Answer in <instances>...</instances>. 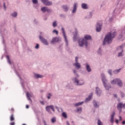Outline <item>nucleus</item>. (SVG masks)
Listing matches in <instances>:
<instances>
[{
	"instance_id": "1",
	"label": "nucleus",
	"mask_w": 125,
	"mask_h": 125,
	"mask_svg": "<svg viewBox=\"0 0 125 125\" xmlns=\"http://www.w3.org/2000/svg\"><path fill=\"white\" fill-rule=\"evenodd\" d=\"M116 35H117V32H109L105 35L103 45H105L106 43L109 44L110 43H112V42H113V39L116 37Z\"/></svg>"
},
{
	"instance_id": "2",
	"label": "nucleus",
	"mask_w": 125,
	"mask_h": 125,
	"mask_svg": "<svg viewBox=\"0 0 125 125\" xmlns=\"http://www.w3.org/2000/svg\"><path fill=\"white\" fill-rule=\"evenodd\" d=\"M84 39H80L79 42L80 46H87V41L91 40V36L90 35H86L84 37Z\"/></svg>"
},
{
	"instance_id": "3",
	"label": "nucleus",
	"mask_w": 125,
	"mask_h": 125,
	"mask_svg": "<svg viewBox=\"0 0 125 125\" xmlns=\"http://www.w3.org/2000/svg\"><path fill=\"white\" fill-rule=\"evenodd\" d=\"M111 84H116V83H117V84H118L119 86H120V87H121V86H123V83H122V81H121L119 79H116L112 80L111 82Z\"/></svg>"
},
{
	"instance_id": "4",
	"label": "nucleus",
	"mask_w": 125,
	"mask_h": 125,
	"mask_svg": "<svg viewBox=\"0 0 125 125\" xmlns=\"http://www.w3.org/2000/svg\"><path fill=\"white\" fill-rule=\"evenodd\" d=\"M102 80L105 89L109 90V89L111 88V86L109 85H107V80H106V78H105V77H103Z\"/></svg>"
},
{
	"instance_id": "5",
	"label": "nucleus",
	"mask_w": 125,
	"mask_h": 125,
	"mask_svg": "<svg viewBox=\"0 0 125 125\" xmlns=\"http://www.w3.org/2000/svg\"><path fill=\"white\" fill-rule=\"evenodd\" d=\"M124 47H125V44H122L121 46L118 47L117 50H118L119 51H121L118 53V57H120V56H123V55L122 52H124V49H123Z\"/></svg>"
},
{
	"instance_id": "6",
	"label": "nucleus",
	"mask_w": 125,
	"mask_h": 125,
	"mask_svg": "<svg viewBox=\"0 0 125 125\" xmlns=\"http://www.w3.org/2000/svg\"><path fill=\"white\" fill-rule=\"evenodd\" d=\"M46 111L48 112L49 114H52V113L50 111V109L52 110L53 112H55V110L54 109V106L53 105H48L46 106Z\"/></svg>"
},
{
	"instance_id": "7",
	"label": "nucleus",
	"mask_w": 125,
	"mask_h": 125,
	"mask_svg": "<svg viewBox=\"0 0 125 125\" xmlns=\"http://www.w3.org/2000/svg\"><path fill=\"white\" fill-rule=\"evenodd\" d=\"M62 32L63 38L64 39L65 42H66V45H68V39H67V36H66V33H65V29H64V28L62 27Z\"/></svg>"
},
{
	"instance_id": "8",
	"label": "nucleus",
	"mask_w": 125,
	"mask_h": 125,
	"mask_svg": "<svg viewBox=\"0 0 125 125\" xmlns=\"http://www.w3.org/2000/svg\"><path fill=\"white\" fill-rule=\"evenodd\" d=\"M78 59H79V57H76L75 58V63H73V66H75L77 69H80L81 68V64L78 62Z\"/></svg>"
},
{
	"instance_id": "9",
	"label": "nucleus",
	"mask_w": 125,
	"mask_h": 125,
	"mask_svg": "<svg viewBox=\"0 0 125 125\" xmlns=\"http://www.w3.org/2000/svg\"><path fill=\"white\" fill-rule=\"evenodd\" d=\"M39 38L41 42H42V43L45 44V45H48V42H47V40H46V39L43 38L41 36H39Z\"/></svg>"
},
{
	"instance_id": "10",
	"label": "nucleus",
	"mask_w": 125,
	"mask_h": 125,
	"mask_svg": "<svg viewBox=\"0 0 125 125\" xmlns=\"http://www.w3.org/2000/svg\"><path fill=\"white\" fill-rule=\"evenodd\" d=\"M117 108L119 110V112L121 113L122 112V109L124 108V104L123 103H119L117 104Z\"/></svg>"
},
{
	"instance_id": "11",
	"label": "nucleus",
	"mask_w": 125,
	"mask_h": 125,
	"mask_svg": "<svg viewBox=\"0 0 125 125\" xmlns=\"http://www.w3.org/2000/svg\"><path fill=\"white\" fill-rule=\"evenodd\" d=\"M42 1L44 5L49 6L52 5V2L48 1V0H42Z\"/></svg>"
},
{
	"instance_id": "12",
	"label": "nucleus",
	"mask_w": 125,
	"mask_h": 125,
	"mask_svg": "<svg viewBox=\"0 0 125 125\" xmlns=\"http://www.w3.org/2000/svg\"><path fill=\"white\" fill-rule=\"evenodd\" d=\"M115 115H116V113L114 111H113L110 115V119L109 120V121L111 124H114V119L115 118Z\"/></svg>"
},
{
	"instance_id": "13",
	"label": "nucleus",
	"mask_w": 125,
	"mask_h": 125,
	"mask_svg": "<svg viewBox=\"0 0 125 125\" xmlns=\"http://www.w3.org/2000/svg\"><path fill=\"white\" fill-rule=\"evenodd\" d=\"M42 11L44 13L45 12H51V9H48L47 7H43L41 8Z\"/></svg>"
},
{
	"instance_id": "14",
	"label": "nucleus",
	"mask_w": 125,
	"mask_h": 125,
	"mask_svg": "<svg viewBox=\"0 0 125 125\" xmlns=\"http://www.w3.org/2000/svg\"><path fill=\"white\" fill-rule=\"evenodd\" d=\"M75 83H76L78 85H83V81H79L77 78H75L74 79Z\"/></svg>"
},
{
	"instance_id": "15",
	"label": "nucleus",
	"mask_w": 125,
	"mask_h": 125,
	"mask_svg": "<svg viewBox=\"0 0 125 125\" xmlns=\"http://www.w3.org/2000/svg\"><path fill=\"white\" fill-rule=\"evenodd\" d=\"M102 26V24H101V23H99V22L97 23L96 28V30L97 32H100V31H101Z\"/></svg>"
},
{
	"instance_id": "16",
	"label": "nucleus",
	"mask_w": 125,
	"mask_h": 125,
	"mask_svg": "<svg viewBox=\"0 0 125 125\" xmlns=\"http://www.w3.org/2000/svg\"><path fill=\"white\" fill-rule=\"evenodd\" d=\"M26 96H27V99L28 100H30V104H32V99H31V97H33V95H31L30 93L27 92L26 93Z\"/></svg>"
},
{
	"instance_id": "17",
	"label": "nucleus",
	"mask_w": 125,
	"mask_h": 125,
	"mask_svg": "<svg viewBox=\"0 0 125 125\" xmlns=\"http://www.w3.org/2000/svg\"><path fill=\"white\" fill-rule=\"evenodd\" d=\"M59 42V38L54 37L51 41V43L53 44V43H54V42Z\"/></svg>"
},
{
	"instance_id": "18",
	"label": "nucleus",
	"mask_w": 125,
	"mask_h": 125,
	"mask_svg": "<svg viewBox=\"0 0 125 125\" xmlns=\"http://www.w3.org/2000/svg\"><path fill=\"white\" fill-rule=\"evenodd\" d=\"M96 93H97V95L100 96V95H101V90H100V89H99V88H96Z\"/></svg>"
},
{
	"instance_id": "19",
	"label": "nucleus",
	"mask_w": 125,
	"mask_h": 125,
	"mask_svg": "<svg viewBox=\"0 0 125 125\" xmlns=\"http://www.w3.org/2000/svg\"><path fill=\"white\" fill-rule=\"evenodd\" d=\"M78 5V4L77 3H75L74 4V7H73V10L72 11L73 13H75L77 10V6Z\"/></svg>"
},
{
	"instance_id": "20",
	"label": "nucleus",
	"mask_w": 125,
	"mask_h": 125,
	"mask_svg": "<svg viewBox=\"0 0 125 125\" xmlns=\"http://www.w3.org/2000/svg\"><path fill=\"white\" fill-rule=\"evenodd\" d=\"M82 7L83 8V9H87V8H88V7H87V4L84 3L82 4Z\"/></svg>"
},
{
	"instance_id": "21",
	"label": "nucleus",
	"mask_w": 125,
	"mask_h": 125,
	"mask_svg": "<svg viewBox=\"0 0 125 125\" xmlns=\"http://www.w3.org/2000/svg\"><path fill=\"white\" fill-rule=\"evenodd\" d=\"M34 76L36 79H40V78L43 77V76L40 74H35Z\"/></svg>"
},
{
	"instance_id": "22",
	"label": "nucleus",
	"mask_w": 125,
	"mask_h": 125,
	"mask_svg": "<svg viewBox=\"0 0 125 125\" xmlns=\"http://www.w3.org/2000/svg\"><path fill=\"white\" fill-rule=\"evenodd\" d=\"M92 95H93V93H91V95L89 96L86 99L85 102H87V101H90V99H91Z\"/></svg>"
},
{
	"instance_id": "23",
	"label": "nucleus",
	"mask_w": 125,
	"mask_h": 125,
	"mask_svg": "<svg viewBox=\"0 0 125 125\" xmlns=\"http://www.w3.org/2000/svg\"><path fill=\"white\" fill-rule=\"evenodd\" d=\"M86 69L87 72H91V68H90V66H89V65L87 64L86 65Z\"/></svg>"
},
{
	"instance_id": "24",
	"label": "nucleus",
	"mask_w": 125,
	"mask_h": 125,
	"mask_svg": "<svg viewBox=\"0 0 125 125\" xmlns=\"http://www.w3.org/2000/svg\"><path fill=\"white\" fill-rule=\"evenodd\" d=\"M15 118H14V115L13 114H12L10 117V120L11 122H12L14 121Z\"/></svg>"
},
{
	"instance_id": "25",
	"label": "nucleus",
	"mask_w": 125,
	"mask_h": 125,
	"mask_svg": "<svg viewBox=\"0 0 125 125\" xmlns=\"http://www.w3.org/2000/svg\"><path fill=\"white\" fill-rule=\"evenodd\" d=\"M83 103V102H79V103L75 104H74V105L75 106V107H78V106H80V105H82Z\"/></svg>"
},
{
	"instance_id": "26",
	"label": "nucleus",
	"mask_w": 125,
	"mask_h": 125,
	"mask_svg": "<svg viewBox=\"0 0 125 125\" xmlns=\"http://www.w3.org/2000/svg\"><path fill=\"white\" fill-rule=\"evenodd\" d=\"M121 70H122V68H119V69L115 70L113 71V73L114 74H118V73H120Z\"/></svg>"
},
{
	"instance_id": "27",
	"label": "nucleus",
	"mask_w": 125,
	"mask_h": 125,
	"mask_svg": "<svg viewBox=\"0 0 125 125\" xmlns=\"http://www.w3.org/2000/svg\"><path fill=\"white\" fill-rule=\"evenodd\" d=\"M93 104H94V107H95L96 108H98V107H99V105H98L97 104V103H96V101H94L93 102Z\"/></svg>"
},
{
	"instance_id": "28",
	"label": "nucleus",
	"mask_w": 125,
	"mask_h": 125,
	"mask_svg": "<svg viewBox=\"0 0 125 125\" xmlns=\"http://www.w3.org/2000/svg\"><path fill=\"white\" fill-rule=\"evenodd\" d=\"M62 8H63L64 11H68V6H67V5H63Z\"/></svg>"
},
{
	"instance_id": "29",
	"label": "nucleus",
	"mask_w": 125,
	"mask_h": 125,
	"mask_svg": "<svg viewBox=\"0 0 125 125\" xmlns=\"http://www.w3.org/2000/svg\"><path fill=\"white\" fill-rule=\"evenodd\" d=\"M77 35H78V32L76 31V33L74 35V37H73V39H74V41H76V40L77 39Z\"/></svg>"
},
{
	"instance_id": "30",
	"label": "nucleus",
	"mask_w": 125,
	"mask_h": 125,
	"mask_svg": "<svg viewBox=\"0 0 125 125\" xmlns=\"http://www.w3.org/2000/svg\"><path fill=\"white\" fill-rule=\"evenodd\" d=\"M53 27H57V21H54L53 22Z\"/></svg>"
},
{
	"instance_id": "31",
	"label": "nucleus",
	"mask_w": 125,
	"mask_h": 125,
	"mask_svg": "<svg viewBox=\"0 0 125 125\" xmlns=\"http://www.w3.org/2000/svg\"><path fill=\"white\" fill-rule=\"evenodd\" d=\"M51 122L53 124L55 123V122H56V118L55 117H53V118H52Z\"/></svg>"
},
{
	"instance_id": "32",
	"label": "nucleus",
	"mask_w": 125,
	"mask_h": 125,
	"mask_svg": "<svg viewBox=\"0 0 125 125\" xmlns=\"http://www.w3.org/2000/svg\"><path fill=\"white\" fill-rule=\"evenodd\" d=\"M6 58L8 60V63H9V64H11V62H10V60H9V56H7Z\"/></svg>"
},
{
	"instance_id": "33",
	"label": "nucleus",
	"mask_w": 125,
	"mask_h": 125,
	"mask_svg": "<svg viewBox=\"0 0 125 125\" xmlns=\"http://www.w3.org/2000/svg\"><path fill=\"white\" fill-rule=\"evenodd\" d=\"M62 116L63 118H67V114L65 112H63L62 113Z\"/></svg>"
},
{
	"instance_id": "34",
	"label": "nucleus",
	"mask_w": 125,
	"mask_h": 125,
	"mask_svg": "<svg viewBox=\"0 0 125 125\" xmlns=\"http://www.w3.org/2000/svg\"><path fill=\"white\" fill-rule=\"evenodd\" d=\"M12 17H16V16H17V12H15L12 14Z\"/></svg>"
},
{
	"instance_id": "35",
	"label": "nucleus",
	"mask_w": 125,
	"mask_h": 125,
	"mask_svg": "<svg viewBox=\"0 0 125 125\" xmlns=\"http://www.w3.org/2000/svg\"><path fill=\"white\" fill-rule=\"evenodd\" d=\"M98 125H103V124L99 119H98Z\"/></svg>"
},
{
	"instance_id": "36",
	"label": "nucleus",
	"mask_w": 125,
	"mask_h": 125,
	"mask_svg": "<svg viewBox=\"0 0 125 125\" xmlns=\"http://www.w3.org/2000/svg\"><path fill=\"white\" fill-rule=\"evenodd\" d=\"M77 112H79V113H81V112H82V107H78L77 109Z\"/></svg>"
},
{
	"instance_id": "37",
	"label": "nucleus",
	"mask_w": 125,
	"mask_h": 125,
	"mask_svg": "<svg viewBox=\"0 0 125 125\" xmlns=\"http://www.w3.org/2000/svg\"><path fill=\"white\" fill-rule=\"evenodd\" d=\"M53 33H55L57 35H58L59 34L58 31H57L55 29L53 31Z\"/></svg>"
},
{
	"instance_id": "38",
	"label": "nucleus",
	"mask_w": 125,
	"mask_h": 125,
	"mask_svg": "<svg viewBox=\"0 0 125 125\" xmlns=\"http://www.w3.org/2000/svg\"><path fill=\"white\" fill-rule=\"evenodd\" d=\"M48 95L49 96H47V98H48V99H50V96H52L51 93H49Z\"/></svg>"
},
{
	"instance_id": "39",
	"label": "nucleus",
	"mask_w": 125,
	"mask_h": 125,
	"mask_svg": "<svg viewBox=\"0 0 125 125\" xmlns=\"http://www.w3.org/2000/svg\"><path fill=\"white\" fill-rule=\"evenodd\" d=\"M32 1L35 4H37V3H38V0H32Z\"/></svg>"
},
{
	"instance_id": "40",
	"label": "nucleus",
	"mask_w": 125,
	"mask_h": 125,
	"mask_svg": "<svg viewBox=\"0 0 125 125\" xmlns=\"http://www.w3.org/2000/svg\"><path fill=\"white\" fill-rule=\"evenodd\" d=\"M108 73L109 74V75H110V76H112V70L111 69L108 71Z\"/></svg>"
},
{
	"instance_id": "41",
	"label": "nucleus",
	"mask_w": 125,
	"mask_h": 125,
	"mask_svg": "<svg viewBox=\"0 0 125 125\" xmlns=\"http://www.w3.org/2000/svg\"><path fill=\"white\" fill-rule=\"evenodd\" d=\"M39 46H40V45H39V44H36L35 48H36V49H38V48H39Z\"/></svg>"
},
{
	"instance_id": "42",
	"label": "nucleus",
	"mask_w": 125,
	"mask_h": 125,
	"mask_svg": "<svg viewBox=\"0 0 125 125\" xmlns=\"http://www.w3.org/2000/svg\"><path fill=\"white\" fill-rule=\"evenodd\" d=\"M121 121H123V118H122V116H120L119 121L121 122Z\"/></svg>"
},
{
	"instance_id": "43",
	"label": "nucleus",
	"mask_w": 125,
	"mask_h": 125,
	"mask_svg": "<svg viewBox=\"0 0 125 125\" xmlns=\"http://www.w3.org/2000/svg\"><path fill=\"white\" fill-rule=\"evenodd\" d=\"M119 120L118 119L115 120V123L117 124V125H119Z\"/></svg>"
},
{
	"instance_id": "44",
	"label": "nucleus",
	"mask_w": 125,
	"mask_h": 125,
	"mask_svg": "<svg viewBox=\"0 0 125 125\" xmlns=\"http://www.w3.org/2000/svg\"><path fill=\"white\" fill-rule=\"evenodd\" d=\"M3 6L5 10H6V6H5V3H3Z\"/></svg>"
},
{
	"instance_id": "45",
	"label": "nucleus",
	"mask_w": 125,
	"mask_h": 125,
	"mask_svg": "<svg viewBox=\"0 0 125 125\" xmlns=\"http://www.w3.org/2000/svg\"><path fill=\"white\" fill-rule=\"evenodd\" d=\"M10 125H15V122H12L10 123Z\"/></svg>"
},
{
	"instance_id": "46",
	"label": "nucleus",
	"mask_w": 125,
	"mask_h": 125,
	"mask_svg": "<svg viewBox=\"0 0 125 125\" xmlns=\"http://www.w3.org/2000/svg\"><path fill=\"white\" fill-rule=\"evenodd\" d=\"M121 96H122V97H124V96H125V94L122 93H121Z\"/></svg>"
},
{
	"instance_id": "47",
	"label": "nucleus",
	"mask_w": 125,
	"mask_h": 125,
	"mask_svg": "<svg viewBox=\"0 0 125 125\" xmlns=\"http://www.w3.org/2000/svg\"><path fill=\"white\" fill-rule=\"evenodd\" d=\"M29 105H28V104H27L26 105V109H29Z\"/></svg>"
},
{
	"instance_id": "48",
	"label": "nucleus",
	"mask_w": 125,
	"mask_h": 125,
	"mask_svg": "<svg viewBox=\"0 0 125 125\" xmlns=\"http://www.w3.org/2000/svg\"><path fill=\"white\" fill-rule=\"evenodd\" d=\"M122 38H123V35H120L119 38L122 39Z\"/></svg>"
},
{
	"instance_id": "49",
	"label": "nucleus",
	"mask_w": 125,
	"mask_h": 125,
	"mask_svg": "<svg viewBox=\"0 0 125 125\" xmlns=\"http://www.w3.org/2000/svg\"><path fill=\"white\" fill-rule=\"evenodd\" d=\"M11 111H12V112H14V108H12L11 109Z\"/></svg>"
},
{
	"instance_id": "50",
	"label": "nucleus",
	"mask_w": 125,
	"mask_h": 125,
	"mask_svg": "<svg viewBox=\"0 0 125 125\" xmlns=\"http://www.w3.org/2000/svg\"><path fill=\"white\" fill-rule=\"evenodd\" d=\"M125 30H124L122 31V34H125Z\"/></svg>"
},
{
	"instance_id": "51",
	"label": "nucleus",
	"mask_w": 125,
	"mask_h": 125,
	"mask_svg": "<svg viewBox=\"0 0 125 125\" xmlns=\"http://www.w3.org/2000/svg\"><path fill=\"white\" fill-rule=\"evenodd\" d=\"M73 73H74V74H76V70H73Z\"/></svg>"
},
{
	"instance_id": "52",
	"label": "nucleus",
	"mask_w": 125,
	"mask_h": 125,
	"mask_svg": "<svg viewBox=\"0 0 125 125\" xmlns=\"http://www.w3.org/2000/svg\"><path fill=\"white\" fill-rule=\"evenodd\" d=\"M114 97H116V98H117V94H114Z\"/></svg>"
},
{
	"instance_id": "53",
	"label": "nucleus",
	"mask_w": 125,
	"mask_h": 125,
	"mask_svg": "<svg viewBox=\"0 0 125 125\" xmlns=\"http://www.w3.org/2000/svg\"><path fill=\"white\" fill-rule=\"evenodd\" d=\"M122 124L123 125H125V121L122 122Z\"/></svg>"
},
{
	"instance_id": "54",
	"label": "nucleus",
	"mask_w": 125,
	"mask_h": 125,
	"mask_svg": "<svg viewBox=\"0 0 125 125\" xmlns=\"http://www.w3.org/2000/svg\"><path fill=\"white\" fill-rule=\"evenodd\" d=\"M66 124L67 125H70V124L69 123V122L67 121Z\"/></svg>"
},
{
	"instance_id": "55",
	"label": "nucleus",
	"mask_w": 125,
	"mask_h": 125,
	"mask_svg": "<svg viewBox=\"0 0 125 125\" xmlns=\"http://www.w3.org/2000/svg\"><path fill=\"white\" fill-rule=\"evenodd\" d=\"M41 103H42V105L44 104L43 103V102H41Z\"/></svg>"
},
{
	"instance_id": "56",
	"label": "nucleus",
	"mask_w": 125,
	"mask_h": 125,
	"mask_svg": "<svg viewBox=\"0 0 125 125\" xmlns=\"http://www.w3.org/2000/svg\"><path fill=\"white\" fill-rule=\"evenodd\" d=\"M124 64H125V60L124 61Z\"/></svg>"
},
{
	"instance_id": "57",
	"label": "nucleus",
	"mask_w": 125,
	"mask_h": 125,
	"mask_svg": "<svg viewBox=\"0 0 125 125\" xmlns=\"http://www.w3.org/2000/svg\"><path fill=\"white\" fill-rule=\"evenodd\" d=\"M22 125H26V124H22Z\"/></svg>"
}]
</instances>
